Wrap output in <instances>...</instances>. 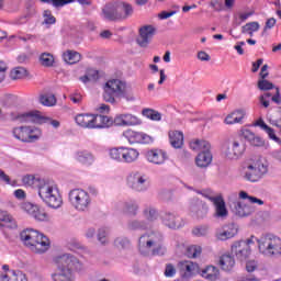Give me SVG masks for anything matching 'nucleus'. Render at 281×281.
<instances>
[{"mask_svg":"<svg viewBox=\"0 0 281 281\" xmlns=\"http://www.w3.org/2000/svg\"><path fill=\"white\" fill-rule=\"evenodd\" d=\"M57 269L50 274L53 281H76L75 271H82L85 263L76 256L64 252L55 257Z\"/></svg>","mask_w":281,"mask_h":281,"instance_id":"obj_1","label":"nucleus"},{"mask_svg":"<svg viewBox=\"0 0 281 281\" xmlns=\"http://www.w3.org/2000/svg\"><path fill=\"white\" fill-rule=\"evenodd\" d=\"M138 251L142 256H165L164 237L154 231L144 233L138 238Z\"/></svg>","mask_w":281,"mask_h":281,"instance_id":"obj_2","label":"nucleus"},{"mask_svg":"<svg viewBox=\"0 0 281 281\" xmlns=\"http://www.w3.org/2000/svg\"><path fill=\"white\" fill-rule=\"evenodd\" d=\"M20 239L33 254H46V251H49V238L34 228L22 231Z\"/></svg>","mask_w":281,"mask_h":281,"instance_id":"obj_3","label":"nucleus"},{"mask_svg":"<svg viewBox=\"0 0 281 281\" xmlns=\"http://www.w3.org/2000/svg\"><path fill=\"white\" fill-rule=\"evenodd\" d=\"M37 194L50 210H60L63 207V194L60 193V189H58V184L44 179L40 183Z\"/></svg>","mask_w":281,"mask_h":281,"instance_id":"obj_4","label":"nucleus"},{"mask_svg":"<svg viewBox=\"0 0 281 281\" xmlns=\"http://www.w3.org/2000/svg\"><path fill=\"white\" fill-rule=\"evenodd\" d=\"M128 93V83L120 79H110L103 86V100L109 104H116L117 100H122Z\"/></svg>","mask_w":281,"mask_h":281,"instance_id":"obj_5","label":"nucleus"},{"mask_svg":"<svg viewBox=\"0 0 281 281\" xmlns=\"http://www.w3.org/2000/svg\"><path fill=\"white\" fill-rule=\"evenodd\" d=\"M11 135L22 144H36L43 137V130L34 125H20L11 130Z\"/></svg>","mask_w":281,"mask_h":281,"instance_id":"obj_6","label":"nucleus"},{"mask_svg":"<svg viewBox=\"0 0 281 281\" xmlns=\"http://www.w3.org/2000/svg\"><path fill=\"white\" fill-rule=\"evenodd\" d=\"M132 15L133 5L126 2L109 3L102 10V16L108 21H124Z\"/></svg>","mask_w":281,"mask_h":281,"instance_id":"obj_7","label":"nucleus"},{"mask_svg":"<svg viewBox=\"0 0 281 281\" xmlns=\"http://www.w3.org/2000/svg\"><path fill=\"white\" fill-rule=\"evenodd\" d=\"M239 172L240 177H243L245 181L258 183V181L269 172V162L266 160H257L252 164L243 166Z\"/></svg>","mask_w":281,"mask_h":281,"instance_id":"obj_8","label":"nucleus"},{"mask_svg":"<svg viewBox=\"0 0 281 281\" xmlns=\"http://www.w3.org/2000/svg\"><path fill=\"white\" fill-rule=\"evenodd\" d=\"M68 201L76 212L85 213L91 210L92 198L91 193L85 189H72L68 192Z\"/></svg>","mask_w":281,"mask_h":281,"instance_id":"obj_9","label":"nucleus"},{"mask_svg":"<svg viewBox=\"0 0 281 281\" xmlns=\"http://www.w3.org/2000/svg\"><path fill=\"white\" fill-rule=\"evenodd\" d=\"M108 156L115 164H135L139 159V150L127 146L112 147Z\"/></svg>","mask_w":281,"mask_h":281,"instance_id":"obj_10","label":"nucleus"},{"mask_svg":"<svg viewBox=\"0 0 281 281\" xmlns=\"http://www.w3.org/2000/svg\"><path fill=\"white\" fill-rule=\"evenodd\" d=\"M21 124H49L53 128H60V121L43 115L40 111L24 112L12 116Z\"/></svg>","mask_w":281,"mask_h":281,"instance_id":"obj_11","label":"nucleus"},{"mask_svg":"<svg viewBox=\"0 0 281 281\" xmlns=\"http://www.w3.org/2000/svg\"><path fill=\"white\" fill-rule=\"evenodd\" d=\"M259 252L266 258L281 256V238L271 234L262 235L259 240Z\"/></svg>","mask_w":281,"mask_h":281,"instance_id":"obj_12","label":"nucleus"},{"mask_svg":"<svg viewBox=\"0 0 281 281\" xmlns=\"http://www.w3.org/2000/svg\"><path fill=\"white\" fill-rule=\"evenodd\" d=\"M126 183L133 192L144 193L150 190V177L144 171H132L126 177Z\"/></svg>","mask_w":281,"mask_h":281,"instance_id":"obj_13","label":"nucleus"},{"mask_svg":"<svg viewBox=\"0 0 281 281\" xmlns=\"http://www.w3.org/2000/svg\"><path fill=\"white\" fill-rule=\"evenodd\" d=\"M245 144L238 139H229L222 145V157L226 161H238L245 155Z\"/></svg>","mask_w":281,"mask_h":281,"instance_id":"obj_14","label":"nucleus"},{"mask_svg":"<svg viewBox=\"0 0 281 281\" xmlns=\"http://www.w3.org/2000/svg\"><path fill=\"white\" fill-rule=\"evenodd\" d=\"M20 209L25 214H29L31 218L41 223H47L50 221L49 214L45 210L41 209L38 204H32L31 202H23L20 204Z\"/></svg>","mask_w":281,"mask_h":281,"instance_id":"obj_15","label":"nucleus"},{"mask_svg":"<svg viewBox=\"0 0 281 281\" xmlns=\"http://www.w3.org/2000/svg\"><path fill=\"white\" fill-rule=\"evenodd\" d=\"M123 137L127 139L128 144H153V142H155V138H153V136L144 132H136L133 130L124 131Z\"/></svg>","mask_w":281,"mask_h":281,"instance_id":"obj_16","label":"nucleus"},{"mask_svg":"<svg viewBox=\"0 0 281 281\" xmlns=\"http://www.w3.org/2000/svg\"><path fill=\"white\" fill-rule=\"evenodd\" d=\"M145 159L149 164H154L155 166H164L166 161H168V153L164 149H149L145 154Z\"/></svg>","mask_w":281,"mask_h":281,"instance_id":"obj_17","label":"nucleus"},{"mask_svg":"<svg viewBox=\"0 0 281 281\" xmlns=\"http://www.w3.org/2000/svg\"><path fill=\"white\" fill-rule=\"evenodd\" d=\"M114 124L116 126H139L142 125V119L135 114L122 113L115 115Z\"/></svg>","mask_w":281,"mask_h":281,"instance_id":"obj_18","label":"nucleus"},{"mask_svg":"<svg viewBox=\"0 0 281 281\" xmlns=\"http://www.w3.org/2000/svg\"><path fill=\"white\" fill-rule=\"evenodd\" d=\"M157 29L153 25H144L139 29V35L137 37V44L139 47H148L150 45V41L155 36Z\"/></svg>","mask_w":281,"mask_h":281,"instance_id":"obj_19","label":"nucleus"},{"mask_svg":"<svg viewBox=\"0 0 281 281\" xmlns=\"http://www.w3.org/2000/svg\"><path fill=\"white\" fill-rule=\"evenodd\" d=\"M231 251L236 256L237 260L241 262L251 256V247L245 241H235L231 247Z\"/></svg>","mask_w":281,"mask_h":281,"instance_id":"obj_20","label":"nucleus"},{"mask_svg":"<svg viewBox=\"0 0 281 281\" xmlns=\"http://www.w3.org/2000/svg\"><path fill=\"white\" fill-rule=\"evenodd\" d=\"M238 234V226L234 223L224 225L222 228L217 229L215 233V238L217 240H229Z\"/></svg>","mask_w":281,"mask_h":281,"instance_id":"obj_21","label":"nucleus"},{"mask_svg":"<svg viewBox=\"0 0 281 281\" xmlns=\"http://www.w3.org/2000/svg\"><path fill=\"white\" fill-rule=\"evenodd\" d=\"M231 210L235 216H238L239 218H245L247 216H251L254 214V206L241 202V201H235L231 205Z\"/></svg>","mask_w":281,"mask_h":281,"instance_id":"obj_22","label":"nucleus"},{"mask_svg":"<svg viewBox=\"0 0 281 281\" xmlns=\"http://www.w3.org/2000/svg\"><path fill=\"white\" fill-rule=\"evenodd\" d=\"M162 223L166 227H169V229H181V227L186 225L183 218L172 212H166L164 214Z\"/></svg>","mask_w":281,"mask_h":281,"instance_id":"obj_23","label":"nucleus"},{"mask_svg":"<svg viewBox=\"0 0 281 281\" xmlns=\"http://www.w3.org/2000/svg\"><path fill=\"white\" fill-rule=\"evenodd\" d=\"M75 161L81 164V166H93L95 162V156L87 149H79L74 153Z\"/></svg>","mask_w":281,"mask_h":281,"instance_id":"obj_24","label":"nucleus"},{"mask_svg":"<svg viewBox=\"0 0 281 281\" xmlns=\"http://www.w3.org/2000/svg\"><path fill=\"white\" fill-rule=\"evenodd\" d=\"M77 126L81 128H95V114L81 113L75 116Z\"/></svg>","mask_w":281,"mask_h":281,"instance_id":"obj_25","label":"nucleus"},{"mask_svg":"<svg viewBox=\"0 0 281 281\" xmlns=\"http://www.w3.org/2000/svg\"><path fill=\"white\" fill-rule=\"evenodd\" d=\"M214 205V217L220 218L221 221H225L227 216H229V211H227V205L225 204V200L223 195L215 202Z\"/></svg>","mask_w":281,"mask_h":281,"instance_id":"obj_26","label":"nucleus"},{"mask_svg":"<svg viewBox=\"0 0 281 281\" xmlns=\"http://www.w3.org/2000/svg\"><path fill=\"white\" fill-rule=\"evenodd\" d=\"M217 265L222 271H232L236 267V259L229 252H225L220 256Z\"/></svg>","mask_w":281,"mask_h":281,"instance_id":"obj_27","label":"nucleus"},{"mask_svg":"<svg viewBox=\"0 0 281 281\" xmlns=\"http://www.w3.org/2000/svg\"><path fill=\"white\" fill-rule=\"evenodd\" d=\"M252 126H258L259 128H261V131H265V133H267L269 139H272V142L280 144V138H278V136L276 135V130L272 127H269V125L265 123V120L258 119L252 123Z\"/></svg>","mask_w":281,"mask_h":281,"instance_id":"obj_28","label":"nucleus"},{"mask_svg":"<svg viewBox=\"0 0 281 281\" xmlns=\"http://www.w3.org/2000/svg\"><path fill=\"white\" fill-rule=\"evenodd\" d=\"M245 115H247V112H245V110H236L225 117L224 123L227 125L243 124Z\"/></svg>","mask_w":281,"mask_h":281,"instance_id":"obj_29","label":"nucleus"},{"mask_svg":"<svg viewBox=\"0 0 281 281\" xmlns=\"http://www.w3.org/2000/svg\"><path fill=\"white\" fill-rule=\"evenodd\" d=\"M0 227H9L10 229H16V220L8 211L0 209Z\"/></svg>","mask_w":281,"mask_h":281,"instance_id":"obj_30","label":"nucleus"},{"mask_svg":"<svg viewBox=\"0 0 281 281\" xmlns=\"http://www.w3.org/2000/svg\"><path fill=\"white\" fill-rule=\"evenodd\" d=\"M202 278L205 280L210 281H216L218 279V276H221V271L216 266H206L202 272H201Z\"/></svg>","mask_w":281,"mask_h":281,"instance_id":"obj_31","label":"nucleus"},{"mask_svg":"<svg viewBox=\"0 0 281 281\" xmlns=\"http://www.w3.org/2000/svg\"><path fill=\"white\" fill-rule=\"evenodd\" d=\"M195 164L198 168H207L212 164V153L201 151L195 158Z\"/></svg>","mask_w":281,"mask_h":281,"instance_id":"obj_32","label":"nucleus"},{"mask_svg":"<svg viewBox=\"0 0 281 281\" xmlns=\"http://www.w3.org/2000/svg\"><path fill=\"white\" fill-rule=\"evenodd\" d=\"M190 148L195 150V153H207L210 151V142L203 139H195L190 143Z\"/></svg>","mask_w":281,"mask_h":281,"instance_id":"obj_33","label":"nucleus"},{"mask_svg":"<svg viewBox=\"0 0 281 281\" xmlns=\"http://www.w3.org/2000/svg\"><path fill=\"white\" fill-rule=\"evenodd\" d=\"M45 179L35 177L33 175H25V176L22 177V183L24 186H29V188H35V190H38L41 183Z\"/></svg>","mask_w":281,"mask_h":281,"instance_id":"obj_34","label":"nucleus"},{"mask_svg":"<svg viewBox=\"0 0 281 281\" xmlns=\"http://www.w3.org/2000/svg\"><path fill=\"white\" fill-rule=\"evenodd\" d=\"M169 142L172 148H181V146H183V132H179V131L169 132Z\"/></svg>","mask_w":281,"mask_h":281,"instance_id":"obj_35","label":"nucleus"},{"mask_svg":"<svg viewBox=\"0 0 281 281\" xmlns=\"http://www.w3.org/2000/svg\"><path fill=\"white\" fill-rule=\"evenodd\" d=\"M127 229L130 232H144V229H148V222L144 220H131L127 223Z\"/></svg>","mask_w":281,"mask_h":281,"instance_id":"obj_36","label":"nucleus"},{"mask_svg":"<svg viewBox=\"0 0 281 281\" xmlns=\"http://www.w3.org/2000/svg\"><path fill=\"white\" fill-rule=\"evenodd\" d=\"M100 78V72L93 68H89L86 71V75L80 77V81L83 82V85H88V82H95Z\"/></svg>","mask_w":281,"mask_h":281,"instance_id":"obj_37","label":"nucleus"},{"mask_svg":"<svg viewBox=\"0 0 281 281\" xmlns=\"http://www.w3.org/2000/svg\"><path fill=\"white\" fill-rule=\"evenodd\" d=\"M63 58L68 65H76V63H80L82 56L76 50H67L64 53Z\"/></svg>","mask_w":281,"mask_h":281,"instance_id":"obj_38","label":"nucleus"},{"mask_svg":"<svg viewBox=\"0 0 281 281\" xmlns=\"http://www.w3.org/2000/svg\"><path fill=\"white\" fill-rule=\"evenodd\" d=\"M143 216L148 221H157L159 218V212H157V209L153 205H146L143 210Z\"/></svg>","mask_w":281,"mask_h":281,"instance_id":"obj_39","label":"nucleus"},{"mask_svg":"<svg viewBox=\"0 0 281 281\" xmlns=\"http://www.w3.org/2000/svg\"><path fill=\"white\" fill-rule=\"evenodd\" d=\"M113 121L109 116L94 114V128H106Z\"/></svg>","mask_w":281,"mask_h":281,"instance_id":"obj_40","label":"nucleus"},{"mask_svg":"<svg viewBox=\"0 0 281 281\" xmlns=\"http://www.w3.org/2000/svg\"><path fill=\"white\" fill-rule=\"evenodd\" d=\"M260 30V23L249 22L241 26V34H248V36H254V33Z\"/></svg>","mask_w":281,"mask_h":281,"instance_id":"obj_41","label":"nucleus"},{"mask_svg":"<svg viewBox=\"0 0 281 281\" xmlns=\"http://www.w3.org/2000/svg\"><path fill=\"white\" fill-rule=\"evenodd\" d=\"M109 227L102 226L97 232V240H99L100 245H109Z\"/></svg>","mask_w":281,"mask_h":281,"instance_id":"obj_42","label":"nucleus"},{"mask_svg":"<svg viewBox=\"0 0 281 281\" xmlns=\"http://www.w3.org/2000/svg\"><path fill=\"white\" fill-rule=\"evenodd\" d=\"M123 210L127 214H132V216H137V212L139 211V204L135 201H128L123 204Z\"/></svg>","mask_w":281,"mask_h":281,"instance_id":"obj_43","label":"nucleus"},{"mask_svg":"<svg viewBox=\"0 0 281 281\" xmlns=\"http://www.w3.org/2000/svg\"><path fill=\"white\" fill-rule=\"evenodd\" d=\"M27 76V70L24 67H15L10 71L11 80H22Z\"/></svg>","mask_w":281,"mask_h":281,"instance_id":"obj_44","label":"nucleus"},{"mask_svg":"<svg viewBox=\"0 0 281 281\" xmlns=\"http://www.w3.org/2000/svg\"><path fill=\"white\" fill-rule=\"evenodd\" d=\"M142 115H144V117H147V120H153L154 122H160L161 120V113L153 109H144L142 111Z\"/></svg>","mask_w":281,"mask_h":281,"instance_id":"obj_45","label":"nucleus"},{"mask_svg":"<svg viewBox=\"0 0 281 281\" xmlns=\"http://www.w3.org/2000/svg\"><path fill=\"white\" fill-rule=\"evenodd\" d=\"M203 254V247L199 245H191L187 247L188 258H199Z\"/></svg>","mask_w":281,"mask_h":281,"instance_id":"obj_46","label":"nucleus"},{"mask_svg":"<svg viewBox=\"0 0 281 281\" xmlns=\"http://www.w3.org/2000/svg\"><path fill=\"white\" fill-rule=\"evenodd\" d=\"M180 265L182 271H184L188 276H192V273L199 269V265L192 261H182Z\"/></svg>","mask_w":281,"mask_h":281,"instance_id":"obj_47","label":"nucleus"},{"mask_svg":"<svg viewBox=\"0 0 281 281\" xmlns=\"http://www.w3.org/2000/svg\"><path fill=\"white\" fill-rule=\"evenodd\" d=\"M198 194H201L204 196V199H207L211 201V203H215L222 195L221 194H215L212 189H204L202 191H198Z\"/></svg>","mask_w":281,"mask_h":281,"instance_id":"obj_48","label":"nucleus"},{"mask_svg":"<svg viewBox=\"0 0 281 281\" xmlns=\"http://www.w3.org/2000/svg\"><path fill=\"white\" fill-rule=\"evenodd\" d=\"M199 209L191 215L196 216V218H203L207 216V212H210V206L205 204L204 202H198Z\"/></svg>","mask_w":281,"mask_h":281,"instance_id":"obj_49","label":"nucleus"},{"mask_svg":"<svg viewBox=\"0 0 281 281\" xmlns=\"http://www.w3.org/2000/svg\"><path fill=\"white\" fill-rule=\"evenodd\" d=\"M42 3H50L53 8H65L70 3H76V0H40Z\"/></svg>","mask_w":281,"mask_h":281,"instance_id":"obj_50","label":"nucleus"},{"mask_svg":"<svg viewBox=\"0 0 281 281\" xmlns=\"http://www.w3.org/2000/svg\"><path fill=\"white\" fill-rule=\"evenodd\" d=\"M40 102L43 104V106H55L56 97L54 94H42L40 97Z\"/></svg>","mask_w":281,"mask_h":281,"instance_id":"obj_51","label":"nucleus"},{"mask_svg":"<svg viewBox=\"0 0 281 281\" xmlns=\"http://www.w3.org/2000/svg\"><path fill=\"white\" fill-rule=\"evenodd\" d=\"M40 63L43 67H52L54 65V55L49 53H43L40 56Z\"/></svg>","mask_w":281,"mask_h":281,"instance_id":"obj_52","label":"nucleus"},{"mask_svg":"<svg viewBox=\"0 0 281 281\" xmlns=\"http://www.w3.org/2000/svg\"><path fill=\"white\" fill-rule=\"evenodd\" d=\"M257 87L260 91H271L273 89V83L267 79H259Z\"/></svg>","mask_w":281,"mask_h":281,"instance_id":"obj_53","label":"nucleus"},{"mask_svg":"<svg viewBox=\"0 0 281 281\" xmlns=\"http://www.w3.org/2000/svg\"><path fill=\"white\" fill-rule=\"evenodd\" d=\"M239 199H248L250 203H257V205H265V201L256 198V196H249V194L246 191H240L239 192Z\"/></svg>","mask_w":281,"mask_h":281,"instance_id":"obj_54","label":"nucleus"},{"mask_svg":"<svg viewBox=\"0 0 281 281\" xmlns=\"http://www.w3.org/2000/svg\"><path fill=\"white\" fill-rule=\"evenodd\" d=\"M11 281H29L27 274L21 270H11Z\"/></svg>","mask_w":281,"mask_h":281,"instance_id":"obj_55","label":"nucleus"},{"mask_svg":"<svg viewBox=\"0 0 281 281\" xmlns=\"http://www.w3.org/2000/svg\"><path fill=\"white\" fill-rule=\"evenodd\" d=\"M44 25H54L56 23V18L52 14V11L45 10L43 12Z\"/></svg>","mask_w":281,"mask_h":281,"instance_id":"obj_56","label":"nucleus"},{"mask_svg":"<svg viewBox=\"0 0 281 281\" xmlns=\"http://www.w3.org/2000/svg\"><path fill=\"white\" fill-rule=\"evenodd\" d=\"M114 245L119 249H126V247H128V245H131V240H128V238H126V237H117L114 240Z\"/></svg>","mask_w":281,"mask_h":281,"instance_id":"obj_57","label":"nucleus"},{"mask_svg":"<svg viewBox=\"0 0 281 281\" xmlns=\"http://www.w3.org/2000/svg\"><path fill=\"white\" fill-rule=\"evenodd\" d=\"M0 183H4V186H16V181L10 179L3 170L0 169Z\"/></svg>","mask_w":281,"mask_h":281,"instance_id":"obj_58","label":"nucleus"},{"mask_svg":"<svg viewBox=\"0 0 281 281\" xmlns=\"http://www.w3.org/2000/svg\"><path fill=\"white\" fill-rule=\"evenodd\" d=\"M255 135H256V133H254L251 130L241 128L239 131V136L243 137L244 139H246L249 143L251 142V139H254Z\"/></svg>","mask_w":281,"mask_h":281,"instance_id":"obj_59","label":"nucleus"},{"mask_svg":"<svg viewBox=\"0 0 281 281\" xmlns=\"http://www.w3.org/2000/svg\"><path fill=\"white\" fill-rule=\"evenodd\" d=\"M269 98H271L270 92H266L259 97V102H260V104H262V106L265 109H269V104H270Z\"/></svg>","mask_w":281,"mask_h":281,"instance_id":"obj_60","label":"nucleus"},{"mask_svg":"<svg viewBox=\"0 0 281 281\" xmlns=\"http://www.w3.org/2000/svg\"><path fill=\"white\" fill-rule=\"evenodd\" d=\"M175 276H177V269L175 268V266H172L171 263L167 265L165 269V277L175 278Z\"/></svg>","mask_w":281,"mask_h":281,"instance_id":"obj_61","label":"nucleus"},{"mask_svg":"<svg viewBox=\"0 0 281 281\" xmlns=\"http://www.w3.org/2000/svg\"><path fill=\"white\" fill-rule=\"evenodd\" d=\"M257 269H258V261L248 260L246 262V271H248V273H254V271H256Z\"/></svg>","mask_w":281,"mask_h":281,"instance_id":"obj_62","label":"nucleus"},{"mask_svg":"<svg viewBox=\"0 0 281 281\" xmlns=\"http://www.w3.org/2000/svg\"><path fill=\"white\" fill-rule=\"evenodd\" d=\"M122 98L128 100L130 102H135V100H137V94L131 89V86L127 85V94Z\"/></svg>","mask_w":281,"mask_h":281,"instance_id":"obj_63","label":"nucleus"},{"mask_svg":"<svg viewBox=\"0 0 281 281\" xmlns=\"http://www.w3.org/2000/svg\"><path fill=\"white\" fill-rule=\"evenodd\" d=\"M199 203H203V201L199 199H193L190 201L189 210L191 214H194L199 210Z\"/></svg>","mask_w":281,"mask_h":281,"instance_id":"obj_64","label":"nucleus"}]
</instances>
